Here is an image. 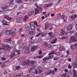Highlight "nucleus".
Listing matches in <instances>:
<instances>
[{
    "label": "nucleus",
    "instance_id": "obj_40",
    "mask_svg": "<svg viewBox=\"0 0 77 77\" xmlns=\"http://www.w3.org/2000/svg\"><path fill=\"white\" fill-rule=\"evenodd\" d=\"M15 68H16V69H20V66H15Z\"/></svg>",
    "mask_w": 77,
    "mask_h": 77
},
{
    "label": "nucleus",
    "instance_id": "obj_37",
    "mask_svg": "<svg viewBox=\"0 0 77 77\" xmlns=\"http://www.w3.org/2000/svg\"><path fill=\"white\" fill-rule=\"evenodd\" d=\"M8 8V6H5V7H2V9H3V10H5V9H7Z\"/></svg>",
    "mask_w": 77,
    "mask_h": 77
},
{
    "label": "nucleus",
    "instance_id": "obj_62",
    "mask_svg": "<svg viewBox=\"0 0 77 77\" xmlns=\"http://www.w3.org/2000/svg\"><path fill=\"white\" fill-rule=\"evenodd\" d=\"M56 2H57V3H59L60 2V0H57L56 1Z\"/></svg>",
    "mask_w": 77,
    "mask_h": 77
},
{
    "label": "nucleus",
    "instance_id": "obj_27",
    "mask_svg": "<svg viewBox=\"0 0 77 77\" xmlns=\"http://www.w3.org/2000/svg\"><path fill=\"white\" fill-rule=\"evenodd\" d=\"M9 3H10L11 5H14V3L13 1H9Z\"/></svg>",
    "mask_w": 77,
    "mask_h": 77
},
{
    "label": "nucleus",
    "instance_id": "obj_33",
    "mask_svg": "<svg viewBox=\"0 0 77 77\" xmlns=\"http://www.w3.org/2000/svg\"><path fill=\"white\" fill-rule=\"evenodd\" d=\"M2 23L4 25L5 24H6L7 23V21H6L5 20H3L2 21Z\"/></svg>",
    "mask_w": 77,
    "mask_h": 77
},
{
    "label": "nucleus",
    "instance_id": "obj_29",
    "mask_svg": "<svg viewBox=\"0 0 77 77\" xmlns=\"http://www.w3.org/2000/svg\"><path fill=\"white\" fill-rule=\"evenodd\" d=\"M31 63H32V64H33V65H36V63L37 62L36 61H31Z\"/></svg>",
    "mask_w": 77,
    "mask_h": 77
},
{
    "label": "nucleus",
    "instance_id": "obj_54",
    "mask_svg": "<svg viewBox=\"0 0 77 77\" xmlns=\"http://www.w3.org/2000/svg\"><path fill=\"white\" fill-rule=\"evenodd\" d=\"M58 17H62V15H61L59 13L58 14Z\"/></svg>",
    "mask_w": 77,
    "mask_h": 77
},
{
    "label": "nucleus",
    "instance_id": "obj_50",
    "mask_svg": "<svg viewBox=\"0 0 77 77\" xmlns=\"http://www.w3.org/2000/svg\"><path fill=\"white\" fill-rule=\"evenodd\" d=\"M2 59L3 60H6V58L5 57H3L2 58Z\"/></svg>",
    "mask_w": 77,
    "mask_h": 77
},
{
    "label": "nucleus",
    "instance_id": "obj_44",
    "mask_svg": "<svg viewBox=\"0 0 77 77\" xmlns=\"http://www.w3.org/2000/svg\"><path fill=\"white\" fill-rule=\"evenodd\" d=\"M48 60V57H46L44 59H43V61H46V60Z\"/></svg>",
    "mask_w": 77,
    "mask_h": 77
},
{
    "label": "nucleus",
    "instance_id": "obj_35",
    "mask_svg": "<svg viewBox=\"0 0 77 77\" xmlns=\"http://www.w3.org/2000/svg\"><path fill=\"white\" fill-rule=\"evenodd\" d=\"M42 33H39V34L36 35L35 36V37H36V38H37V37H38L39 36H40V35H42Z\"/></svg>",
    "mask_w": 77,
    "mask_h": 77
},
{
    "label": "nucleus",
    "instance_id": "obj_55",
    "mask_svg": "<svg viewBox=\"0 0 77 77\" xmlns=\"http://www.w3.org/2000/svg\"><path fill=\"white\" fill-rule=\"evenodd\" d=\"M68 67L69 68H72V66H71V65H69L68 66Z\"/></svg>",
    "mask_w": 77,
    "mask_h": 77
},
{
    "label": "nucleus",
    "instance_id": "obj_13",
    "mask_svg": "<svg viewBox=\"0 0 77 77\" xmlns=\"http://www.w3.org/2000/svg\"><path fill=\"white\" fill-rule=\"evenodd\" d=\"M59 49L60 51H63L65 50V48L64 46H62L59 47Z\"/></svg>",
    "mask_w": 77,
    "mask_h": 77
},
{
    "label": "nucleus",
    "instance_id": "obj_49",
    "mask_svg": "<svg viewBox=\"0 0 77 77\" xmlns=\"http://www.w3.org/2000/svg\"><path fill=\"white\" fill-rule=\"evenodd\" d=\"M35 42V40H32L31 41V43L32 44H34Z\"/></svg>",
    "mask_w": 77,
    "mask_h": 77
},
{
    "label": "nucleus",
    "instance_id": "obj_15",
    "mask_svg": "<svg viewBox=\"0 0 77 77\" xmlns=\"http://www.w3.org/2000/svg\"><path fill=\"white\" fill-rule=\"evenodd\" d=\"M33 14H34V11H30V12L28 13V16H30L31 15H33Z\"/></svg>",
    "mask_w": 77,
    "mask_h": 77
},
{
    "label": "nucleus",
    "instance_id": "obj_26",
    "mask_svg": "<svg viewBox=\"0 0 77 77\" xmlns=\"http://www.w3.org/2000/svg\"><path fill=\"white\" fill-rule=\"evenodd\" d=\"M56 41H57V39H55L54 40V41L51 42V44H55V43L56 42Z\"/></svg>",
    "mask_w": 77,
    "mask_h": 77
},
{
    "label": "nucleus",
    "instance_id": "obj_3",
    "mask_svg": "<svg viewBox=\"0 0 77 77\" xmlns=\"http://www.w3.org/2000/svg\"><path fill=\"white\" fill-rule=\"evenodd\" d=\"M9 47L10 46L9 45H7L6 47L4 45H2V49H5V51H9Z\"/></svg>",
    "mask_w": 77,
    "mask_h": 77
},
{
    "label": "nucleus",
    "instance_id": "obj_23",
    "mask_svg": "<svg viewBox=\"0 0 77 77\" xmlns=\"http://www.w3.org/2000/svg\"><path fill=\"white\" fill-rule=\"evenodd\" d=\"M20 47L22 48H24V44H23V43L22 42L20 43Z\"/></svg>",
    "mask_w": 77,
    "mask_h": 77
},
{
    "label": "nucleus",
    "instance_id": "obj_45",
    "mask_svg": "<svg viewBox=\"0 0 77 77\" xmlns=\"http://www.w3.org/2000/svg\"><path fill=\"white\" fill-rule=\"evenodd\" d=\"M46 35H47V33H44L43 34L41 35V36H42V37L45 36H46Z\"/></svg>",
    "mask_w": 77,
    "mask_h": 77
},
{
    "label": "nucleus",
    "instance_id": "obj_1",
    "mask_svg": "<svg viewBox=\"0 0 77 77\" xmlns=\"http://www.w3.org/2000/svg\"><path fill=\"white\" fill-rule=\"evenodd\" d=\"M35 24L36 25V26H38V24L37 23V22L36 21H35L33 22H31L30 23V26L31 30H35Z\"/></svg>",
    "mask_w": 77,
    "mask_h": 77
},
{
    "label": "nucleus",
    "instance_id": "obj_31",
    "mask_svg": "<svg viewBox=\"0 0 77 77\" xmlns=\"http://www.w3.org/2000/svg\"><path fill=\"white\" fill-rule=\"evenodd\" d=\"M3 73L4 74H8V72H6V70H3Z\"/></svg>",
    "mask_w": 77,
    "mask_h": 77
},
{
    "label": "nucleus",
    "instance_id": "obj_17",
    "mask_svg": "<svg viewBox=\"0 0 77 77\" xmlns=\"http://www.w3.org/2000/svg\"><path fill=\"white\" fill-rule=\"evenodd\" d=\"M45 30H47V28H48V26H49V24L47 23H45Z\"/></svg>",
    "mask_w": 77,
    "mask_h": 77
},
{
    "label": "nucleus",
    "instance_id": "obj_64",
    "mask_svg": "<svg viewBox=\"0 0 77 77\" xmlns=\"http://www.w3.org/2000/svg\"><path fill=\"white\" fill-rule=\"evenodd\" d=\"M75 28L76 30L77 31V24L75 25Z\"/></svg>",
    "mask_w": 77,
    "mask_h": 77
},
{
    "label": "nucleus",
    "instance_id": "obj_21",
    "mask_svg": "<svg viewBox=\"0 0 77 77\" xmlns=\"http://www.w3.org/2000/svg\"><path fill=\"white\" fill-rule=\"evenodd\" d=\"M56 54V52L55 51H52L50 52L49 54L48 55H52V54Z\"/></svg>",
    "mask_w": 77,
    "mask_h": 77
},
{
    "label": "nucleus",
    "instance_id": "obj_42",
    "mask_svg": "<svg viewBox=\"0 0 77 77\" xmlns=\"http://www.w3.org/2000/svg\"><path fill=\"white\" fill-rule=\"evenodd\" d=\"M1 66L2 68H5V67L6 66V65L4 64H2L1 65Z\"/></svg>",
    "mask_w": 77,
    "mask_h": 77
},
{
    "label": "nucleus",
    "instance_id": "obj_57",
    "mask_svg": "<svg viewBox=\"0 0 77 77\" xmlns=\"http://www.w3.org/2000/svg\"><path fill=\"white\" fill-rule=\"evenodd\" d=\"M58 59V58H54V60H57Z\"/></svg>",
    "mask_w": 77,
    "mask_h": 77
},
{
    "label": "nucleus",
    "instance_id": "obj_10",
    "mask_svg": "<svg viewBox=\"0 0 77 77\" xmlns=\"http://www.w3.org/2000/svg\"><path fill=\"white\" fill-rule=\"evenodd\" d=\"M22 17L21 16H20L17 18V22L18 23H20L21 21L22 18Z\"/></svg>",
    "mask_w": 77,
    "mask_h": 77
},
{
    "label": "nucleus",
    "instance_id": "obj_22",
    "mask_svg": "<svg viewBox=\"0 0 77 77\" xmlns=\"http://www.w3.org/2000/svg\"><path fill=\"white\" fill-rule=\"evenodd\" d=\"M50 55L48 57V59H51V58H52V57H53V56H54V55Z\"/></svg>",
    "mask_w": 77,
    "mask_h": 77
},
{
    "label": "nucleus",
    "instance_id": "obj_8",
    "mask_svg": "<svg viewBox=\"0 0 77 77\" xmlns=\"http://www.w3.org/2000/svg\"><path fill=\"white\" fill-rule=\"evenodd\" d=\"M53 3L51 2L49 4H45L43 5V6L44 8H48V7H50V6H51L52 5H53Z\"/></svg>",
    "mask_w": 77,
    "mask_h": 77
},
{
    "label": "nucleus",
    "instance_id": "obj_14",
    "mask_svg": "<svg viewBox=\"0 0 77 77\" xmlns=\"http://www.w3.org/2000/svg\"><path fill=\"white\" fill-rule=\"evenodd\" d=\"M71 18L72 20H75L76 18H77V14H75L72 16L71 17Z\"/></svg>",
    "mask_w": 77,
    "mask_h": 77
},
{
    "label": "nucleus",
    "instance_id": "obj_60",
    "mask_svg": "<svg viewBox=\"0 0 77 77\" xmlns=\"http://www.w3.org/2000/svg\"><path fill=\"white\" fill-rule=\"evenodd\" d=\"M54 14H51V17H54Z\"/></svg>",
    "mask_w": 77,
    "mask_h": 77
},
{
    "label": "nucleus",
    "instance_id": "obj_2",
    "mask_svg": "<svg viewBox=\"0 0 77 77\" xmlns=\"http://www.w3.org/2000/svg\"><path fill=\"white\" fill-rule=\"evenodd\" d=\"M6 35H12V36H15V33H14V32L12 30H7L6 32Z\"/></svg>",
    "mask_w": 77,
    "mask_h": 77
},
{
    "label": "nucleus",
    "instance_id": "obj_16",
    "mask_svg": "<svg viewBox=\"0 0 77 77\" xmlns=\"http://www.w3.org/2000/svg\"><path fill=\"white\" fill-rule=\"evenodd\" d=\"M65 34V31H64V30L63 29H61V33H60V35L61 36L64 35Z\"/></svg>",
    "mask_w": 77,
    "mask_h": 77
},
{
    "label": "nucleus",
    "instance_id": "obj_59",
    "mask_svg": "<svg viewBox=\"0 0 77 77\" xmlns=\"http://www.w3.org/2000/svg\"><path fill=\"white\" fill-rule=\"evenodd\" d=\"M57 68H54V70L55 71V72H56V71H57Z\"/></svg>",
    "mask_w": 77,
    "mask_h": 77
},
{
    "label": "nucleus",
    "instance_id": "obj_46",
    "mask_svg": "<svg viewBox=\"0 0 77 77\" xmlns=\"http://www.w3.org/2000/svg\"><path fill=\"white\" fill-rule=\"evenodd\" d=\"M12 11L11 9H8V10H6V11H4L3 12H6V11Z\"/></svg>",
    "mask_w": 77,
    "mask_h": 77
},
{
    "label": "nucleus",
    "instance_id": "obj_63",
    "mask_svg": "<svg viewBox=\"0 0 77 77\" xmlns=\"http://www.w3.org/2000/svg\"><path fill=\"white\" fill-rule=\"evenodd\" d=\"M22 31H23V30L21 29H20L19 30V31L20 32H22Z\"/></svg>",
    "mask_w": 77,
    "mask_h": 77
},
{
    "label": "nucleus",
    "instance_id": "obj_28",
    "mask_svg": "<svg viewBox=\"0 0 77 77\" xmlns=\"http://www.w3.org/2000/svg\"><path fill=\"white\" fill-rule=\"evenodd\" d=\"M35 49H36V47H34L31 48V51H35Z\"/></svg>",
    "mask_w": 77,
    "mask_h": 77
},
{
    "label": "nucleus",
    "instance_id": "obj_53",
    "mask_svg": "<svg viewBox=\"0 0 77 77\" xmlns=\"http://www.w3.org/2000/svg\"><path fill=\"white\" fill-rule=\"evenodd\" d=\"M20 75L19 74H18L16 75L15 77H20Z\"/></svg>",
    "mask_w": 77,
    "mask_h": 77
},
{
    "label": "nucleus",
    "instance_id": "obj_56",
    "mask_svg": "<svg viewBox=\"0 0 77 77\" xmlns=\"http://www.w3.org/2000/svg\"><path fill=\"white\" fill-rule=\"evenodd\" d=\"M64 71H65V72H68V70L66 69H65V70H64Z\"/></svg>",
    "mask_w": 77,
    "mask_h": 77
},
{
    "label": "nucleus",
    "instance_id": "obj_47",
    "mask_svg": "<svg viewBox=\"0 0 77 77\" xmlns=\"http://www.w3.org/2000/svg\"><path fill=\"white\" fill-rule=\"evenodd\" d=\"M45 47H48V46L49 45L48 44H47V43H45Z\"/></svg>",
    "mask_w": 77,
    "mask_h": 77
},
{
    "label": "nucleus",
    "instance_id": "obj_52",
    "mask_svg": "<svg viewBox=\"0 0 77 77\" xmlns=\"http://www.w3.org/2000/svg\"><path fill=\"white\" fill-rule=\"evenodd\" d=\"M53 34V32H49L48 33V35H51Z\"/></svg>",
    "mask_w": 77,
    "mask_h": 77
},
{
    "label": "nucleus",
    "instance_id": "obj_36",
    "mask_svg": "<svg viewBox=\"0 0 77 77\" xmlns=\"http://www.w3.org/2000/svg\"><path fill=\"white\" fill-rule=\"evenodd\" d=\"M73 76L74 77L76 74H77V73L75 72V70H73Z\"/></svg>",
    "mask_w": 77,
    "mask_h": 77
},
{
    "label": "nucleus",
    "instance_id": "obj_41",
    "mask_svg": "<svg viewBox=\"0 0 77 77\" xmlns=\"http://www.w3.org/2000/svg\"><path fill=\"white\" fill-rule=\"evenodd\" d=\"M25 29H26V30H30V26H27V27H25Z\"/></svg>",
    "mask_w": 77,
    "mask_h": 77
},
{
    "label": "nucleus",
    "instance_id": "obj_58",
    "mask_svg": "<svg viewBox=\"0 0 77 77\" xmlns=\"http://www.w3.org/2000/svg\"><path fill=\"white\" fill-rule=\"evenodd\" d=\"M6 19H8V16H5L4 17Z\"/></svg>",
    "mask_w": 77,
    "mask_h": 77
},
{
    "label": "nucleus",
    "instance_id": "obj_38",
    "mask_svg": "<svg viewBox=\"0 0 77 77\" xmlns=\"http://www.w3.org/2000/svg\"><path fill=\"white\" fill-rule=\"evenodd\" d=\"M27 17H27V16H25V17H24V18L23 19V20L24 21H26V20H27Z\"/></svg>",
    "mask_w": 77,
    "mask_h": 77
},
{
    "label": "nucleus",
    "instance_id": "obj_11",
    "mask_svg": "<svg viewBox=\"0 0 77 77\" xmlns=\"http://www.w3.org/2000/svg\"><path fill=\"white\" fill-rule=\"evenodd\" d=\"M72 66L73 68H75L77 66V62H75L72 63Z\"/></svg>",
    "mask_w": 77,
    "mask_h": 77
},
{
    "label": "nucleus",
    "instance_id": "obj_61",
    "mask_svg": "<svg viewBox=\"0 0 77 77\" xmlns=\"http://www.w3.org/2000/svg\"><path fill=\"white\" fill-rule=\"evenodd\" d=\"M9 60H7L5 61V63H8V62H9Z\"/></svg>",
    "mask_w": 77,
    "mask_h": 77
},
{
    "label": "nucleus",
    "instance_id": "obj_9",
    "mask_svg": "<svg viewBox=\"0 0 77 77\" xmlns=\"http://www.w3.org/2000/svg\"><path fill=\"white\" fill-rule=\"evenodd\" d=\"M72 25H69L67 26L66 29L67 30H71L72 29Z\"/></svg>",
    "mask_w": 77,
    "mask_h": 77
},
{
    "label": "nucleus",
    "instance_id": "obj_30",
    "mask_svg": "<svg viewBox=\"0 0 77 77\" xmlns=\"http://www.w3.org/2000/svg\"><path fill=\"white\" fill-rule=\"evenodd\" d=\"M66 38V36H63L61 37L60 39H65Z\"/></svg>",
    "mask_w": 77,
    "mask_h": 77
},
{
    "label": "nucleus",
    "instance_id": "obj_6",
    "mask_svg": "<svg viewBox=\"0 0 77 77\" xmlns=\"http://www.w3.org/2000/svg\"><path fill=\"white\" fill-rule=\"evenodd\" d=\"M75 36H72L70 37L69 41L70 42H73V41H77V40H75Z\"/></svg>",
    "mask_w": 77,
    "mask_h": 77
},
{
    "label": "nucleus",
    "instance_id": "obj_19",
    "mask_svg": "<svg viewBox=\"0 0 77 77\" xmlns=\"http://www.w3.org/2000/svg\"><path fill=\"white\" fill-rule=\"evenodd\" d=\"M16 3H23V0H16Z\"/></svg>",
    "mask_w": 77,
    "mask_h": 77
},
{
    "label": "nucleus",
    "instance_id": "obj_39",
    "mask_svg": "<svg viewBox=\"0 0 77 77\" xmlns=\"http://www.w3.org/2000/svg\"><path fill=\"white\" fill-rule=\"evenodd\" d=\"M38 58H41L42 57H41V56H37L35 57H34V59H38Z\"/></svg>",
    "mask_w": 77,
    "mask_h": 77
},
{
    "label": "nucleus",
    "instance_id": "obj_20",
    "mask_svg": "<svg viewBox=\"0 0 77 77\" xmlns=\"http://www.w3.org/2000/svg\"><path fill=\"white\" fill-rule=\"evenodd\" d=\"M25 52L26 54H27V53H30V51H29V48H26L25 51Z\"/></svg>",
    "mask_w": 77,
    "mask_h": 77
},
{
    "label": "nucleus",
    "instance_id": "obj_34",
    "mask_svg": "<svg viewBox=\"0 0 77 77\" xmlns=\"http://www.w3.org/2000/svg\"><path fill=\"white\" fill-rule=\"evenodd\" d=\"M5 42H11V41L8 39H6L5 40Z\"/></svg>",
    "mask_w": 77,
    "mask_h": 77
},
{
    "label": "nucleus",
    "instance_id": "obj_12",
    "mask_svg": "<svg viewBox=\"0 0 77 77\" xmlns=\"http://www.w3.org/2000/svg\"><path fill=\"white\" fill-rule=\"evenodd\" d=\"M77 47V43H76L75 45H73L71 46V48L72 49H75Z\"/></svg>",
    "mask_w": 77,
    "mask_h": 77
},
{
    "label": "nucleus",
    "instance_id": "obj_7",
    "mask_svg": "<svg viewBox=\"0 0 77 77\" xmlns=\"http://www.w3.org/2000/svg\"><path fill=\"white\" fill-rule=\"evenodd\" d=\"M55 74V72H54V70L52 71L50 70L49 72L46 73V75H48V74Z\"/></svg>",
    "mask_w": 77,
    "mask_h": 77
},
{
    "label": "nucleus",
    "instance_id": "obj_51",
    "mask_svg": "<svg viewBox=\"0 0 77 77\" xmlns=\"http://www.w3.org/2000/svg\"><path fill=\"white\" fill-rule=\"evenodd\" d=\"M7 19L8 20H12V18L8 17V18H7Z\"/></svg>",
    "mask_w": 77,
    "mask_h": 77
},
{
    "label": "nucleus",
    "instance_id": "obj_48",
    "mask_svg": "<svg viewBox=\"0 0 77 77\" xmlns=\"http://www.w3.org/2000/svg\"><path fill=\"white\" fill-rule=\"evenodd\" d=\"M68 61H69V62H71V58H69L67 59Z\"/></svg>",
    "mask_w": 77,
    "mask_h": 77
},
{
    "label": "nucleus",
    "instance_id": "obj_43",
    "mask_svg": "<svg viewBox=\"0 0 77 77\" xmlns=\"http://www.w3.org/2000/svg\"><path fill=\"white\" fill-rule=\"evenodd\" d=\"M36 7L39 10V11H41L42 8L40 7L37 6Z\"/></svg>",
    "mask_w": 77,
    "mask_h": 77
},
{
    "label": "nucleus",
    "instance_id": "obj_18",
    "mask_svg": "<svg viewBox=\"0 0 77 77\" xmlns=\"http://www.w3.org/2000/svg\"><path fill=\"white\" fill-rule=\"evenodd\" d=\"M17 54H15V52L14 51H12V54L11 55V57H13L14 56H15V55Z\"/></svg>",
    "mask_w": 77,
    "mask_h": 77
},
{
    "label": "nucleus",
    "instance_id": "obj_4",
    "mask_svg": "<svg viewBox=\"0 0 77 77\" xmlns=\"http://www.w3.org/2000/svg\"><path fill=\"white\" fill-rule=\"evenodd\" d=\"M29 64H31V63H30V61L29 60H26L22 63V65H29Z\"/></svg>",
    "mask_w": 77,
    "mask_h": 77
},
{
    "label": "nucleus",
    "instance_id": "obj_32",
    "mask_svg": "<svg viewBox=\"0 0 77 77\" xmlns=\"http://www.w3.org/2000/svg\"><path fill=\"white\" fill-rule=\"evenodd\" d=\"M66 73H64L61 75V76L62 77H66Z\"/></svg>",
    "mask_w": 77,
    "mask_h": 77
},
{
    "label": "nucleus",
    "instance_id": "obj_5",
    "mask_svg": "<svg viewBox=\"0 0 77 77\" xmlns=\"http://www.w3.org/2000/svg\"><path fill=\"white\" fill-rule=\"evenodd\" d=\"M31 71H32L33 73H35L36 74H38V70L37 69L35 68H31Z\"/></svg>",
    "mask_w": 77,
    "mask_h": 77
},
{
    "label": "nucleus",
    "instance_id": "obj_25",
    "mask_svg": "<svg viewBox=\"0 0 77 77\" xmlns=\"http://www.w3.org/2000/svg\"><path fill=\"white\" fill-rule=\"evenodd\" d=\"M28 33L29 35H32L33 34V31H30Z\"/></svg>",
    "mask_w": 77,
    "mask_h": 77
},
{
    "label": "nucleus",
    "instance_id": "obj_24",
    "mask_svg": "<svg viewBox=\"0 0 77 77\" xmlns=\"http://www.w3.org/2000/svg\"><path fill=\"white\" fill-rule=\"evenodd\" d=\"M35 15H36V14H38L39 13L38 12V9L37 8H35Z\"/></svg>",
    "mask_w": 77,
    "mask_h": 77
}]
</instances>
